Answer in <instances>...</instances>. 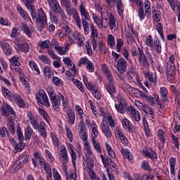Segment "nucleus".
<instances>
[{
	"mask_svg": "<svg viewBox=\"0 0 180 180\" xmlns=\"http://www.w3.org/2000/svg\"><path fill=\"white\" fill-rule=\"evenodd\" d=\"M59 160L60 164H62L63 169L65 174V178L67 180H76L77 174L75 173H70L68 176V152L67 151V148L65 146L60 147V153H59Z\"/></svg>",
	"mask_w": 180,
	"mask_h": 180,
	"instance_id": "f257e3e1",
	"label": "nucleus"
},
{
	"mask_svg": "<svg viewBox=\"0 0 180 180\" xmlns=\"http://www.w3.org/2000/svg\"><path fill=\"white\" fill-rule=\"evenodd\" d=\"M31 16L33 20H35L37 25V29L39 32H41L46 25H47V15H46V12L43 8H39L37 10V13L36 10L31 11Z\"/></svg>",
	"mask_w": 180,
	"mask_h": 180,
	"instance_id": "f03ea898",
	"label": "nucleus"
},
{
	"mask_svg": "<svg viewBox=\"0 0 180 180\" xmlns=\"http://www.w3.org/2000/svg\"><path fill=\"white\" fill-rule=\"evenodd\" d=\"M0 112L1 115L6 120L16 117V112L15 110H13V108H12V106L8 103H3V105L0 107Z\"/></svg>",
	"mask_w": 180,
	"mask_h": 180,
	"instance_id": "7ed1b4c3",
	"label": "nucleus"
},
{
	"mask_svg": "<svg viewBox=\"0 0 180 180\" xmlns=\"http://www.w3.org/2000/svg\"><path fill=\"white\" fill-rule=\"evenodd\" d=\"M36 99L37 103L46 106V108H50V101H49V97L46 92L43 89H40L38 94H36Z\"/></svg>",
	"mask_w": 180,
	"mask_h": 180,
	"instance_id": "20e7f679",
	"label": "nucleus"
},
{
	"mask_svg": "<svg viewBox=\"0 0 180 180\" xmlns=\"http://www.w3.org/2000/svg\"><path fill=\"white\" fill-rule=\"evenodd\" d=\"M66 12L69 16H72L77 26L79 27V29H81V27H82L81 24V17L79 16V13H78L77 8L70 6L66 8Z\"/></svg>",
	"mask_w": 180,
	"mask_h": 180,
	"instance_id": "39448f33",
	"label": "nucleus"
},
{
	"mask_svg": "<svg viewBox=\"0 0 180 180\" xmlns=\"http://www.w3.org/2000/svg\"><path fill=\"white\" fill-rule=\"evenodd\" d=\"M160 92L161 102H159L160 96L157 94L155 95V102H158V105L159 108L161 109L164 108V105H162V103L168 101V90L165 87H162L160 88Z\"/></svg>",
	"mask_w": 180,
	"mask_h": 180,
	"instance_id": "423d86ee",
	"label": "nucleus"
},
{
	"mask_svg": "<svg viewBox=\"0 0 180 180\" xmlns=\"http://www.w3.org/2000/svg\"><path fill=\"white\" fill-rule=\"evenodd\" d=\"M74 40L77 41V44L79 47H84L85 37H84L82 34H79L78 32H74L72 34H69V43L72 44V43H74Z\"/></svg>",
	"mask_w": 180,
	"mask_h": 180,
	"instance_id": "0eeeda50",
	"label": "nucleus"
},
{
	"mask_svg": "<svg viewBox=\"0 0 180 180\" xmlns=\"http://www.w3.org/2000/svg\"><path fill=\"white\" fill-rule=\"evenodd\" d=\"M117 104H115V109L117 110L118 113H122L124 115L126 113V109L127 108V101L126 99L122 96H118L117 98Z\"/></svg>",
	"mask_w": 180,
	"mask_h": 180,
	"instance_id": "6e6552de",
	"label": "nucleus"
},
{
	"mask_svg": "<svg viewBox=\"0 0 180 180\" xmlns=\"http://www.w3.org/2000/svg\"><path fill=\"white\" fill-rule=\"evenodd\" d=\"M85 64L86 68L88 70L89 72H94L95 71V66H94V63H92V61L89 60L86 56L81 58L78 61L77 65L78 67H82V65H85Z\"/></svg>",
	"mask_w": 180,
	"mask_h": 180,
	"instance_id": "1a4fd4ad",
	"label": "nucleus"
},
{
	"mask_svg": "<svg viewBox=\"0 0 180 180\" xmlns=\"http://www.w3.org/2000/svg\"><path fill=\"white\" fill-rule=\"evenodd\" d=\"M138 62L139 63L140 65H142L143 68H150V63H148V58L144 53V51L140 50L139 51V56H138Z\"/></svg>",
	"mask_w": 180,
	"mask_h": 180,
	"instance_id": "9d476101",
	"label": "nucleus"
},
{
	"mask_svg": "<svg viewBox=\"0 0 180 180\" xmlns=\"http://www.w3.org/2000/svg\"><path fill=\"white\" fill-rule=\"evenodd\" d=\"M175 56L174 55H171L169 58V61L165 65L166 72L169 73H175Z\"/></svg>",
	"mask_w": 180,
	"mask_h": 180,
	"instance_id": "9b49d317",
	"label": "nucleus"
},
{
	"mask_svg": "<svg viewBox=\"0 0 180 180\" xmlns=\"http://www.w3.org/2000/svg\"><path fill=\"white\" fill-rule=\"evenodd\" d=\"M117 70L120 74H124L127 70V61L124 58H121L118 59L117 63Z\"/></svg>",
	"mask_w": 180,
	"mask_h": 180,
	"instance_id": "f8f14e48",
	"label": "nucleus"
},
{
	"mask_svg": "<svg viewBox=\"0 0 180 180\" xmlns=\"http://www.w3.org/2000/svg\"><path fill=\"white\" fill-rule=\"evenodd\" d=\"M128 111L129 112V115L133 120H135V122H140V120H141L140 112H139V111L136 110L133 105H130L128 108Z\"/></svg>",
	"mask_w": 180,
	"mask_h": 180,
	"instance_id": "ddd939ff",
	"label": "nucleus"
},
{
	"mask_svg": "<svg viewBox=\"0 0 180 180\" xmlns=\"http://www.w3.org/2000/svg\"><path fill=\"white\" fill-rule=\"evenodd\" d=\"M130 68H129L127 72L125 74V78L127 81H129V82H131L133 81L134 77H136V68H134V65H133V63H130Z\"/></svg>",
	"mask_w": 180,
	"mask_h": 180,
	"instance_id": "4468645a",
	"label": "nucleus"
},
{
	"mask_svg": "<svg viewBox=\"0 0 180 180\" xmlns=\"http://www.w3.org/2000/svg\"><path fill=\"white\" fill-rule=\"evenodd\" d=\"M48 4L51 8H52L53 12L55 13H60L63 8H61V6H60V3L57 1V0H47Z\"/></svg>",
	"mask_w": 180,
	"mask_h": 180,
	"instance_id": "2eb2a0df",
	"label": "nucleus"
},
{
	"mask_svg": "<svg viewBox=\"0 0 180 180\" xmlns=\"http://www.w3.org/2000/svg\"><path fill=\"white\" fill-rule=\"evenodd\" d=\"M34 158H32V165L34 168L37 167V160L39 161L40 165L45 162L44 158L41 157V154L39 152H35L34 153Z\"/></svg>",
	"mask_w": 180,
	"mask_h": 180,
	"instance_id": "dca6fc26",
	"label": "nucleus"
},
{
	"mask_svg": "<svg viewBox=\"0 0 180 180\" xmlns=\"http://www.w3.org/2000/svg\"><path fill=\"white\" fill-rule=\"evenodd\" d=\"M100 157L103 166L105 168H106V171H108V169L110 171V169H112V164L114 162L113 160H112L110 158H105L103 155H101Z\"/></svg>",
	"mask_w": 180,
	"mask_h": 180,
	"instance_id": "f3484780",
	"label": "nucleus"
},
{
	"mask_svg": "<svg viewBox=\"0 0 180 180\" xmlns=\"http://www.w3.org/2000/svg\"><path fill=\"white\" fill-rule=\"evenodd\" d=\"M0 47L2 49L6 56H11V54H12V48L9 43L5 41H0Z\"/></svg>",
	"mask_w": 180,
	"mask_h": 180,
	"instance_id": "a211bd4d",
	"label": "nucleus"
},
{
	"mask_svg": "<svg viewBox=\"0 0 180 180\" xmlns=\"http://www.w3.org/2000/svg\"><path fill=\"white\" fill-rule=\"evenodd\" d=\"M40 166L44 168V171H46V180H53L51 178L53 176V173L51 172V167L50 165L47 164L45 162H44L42 164L40 165Z\"/></svg>",
	"mask_w": 180,
	"mask_h": 180,
	"instance_id": "6ab92c4d",
	"label": "nucleus"
},
{
	"mask_svg": "<svg viewBox=\"0 0 180 180\" xmlns=\"http://www.w3.org/2000/svg\"><path fill=\"white\" fill-rule=\"evenodd\" d=\"M150 50L153 51L155 50L158 54H161L162 51V46H161V41L158 38L154 39V44Z\"/></svg>",
	"mask_w": 180,
	"mask_h": 180,
	"instance_id": "aec40b11",
	"label": "nucleus"
},
{
	"mask_svg": "<svg viewBox=\"0 0 180 180\" xmlns=\"http://www.w3.org/2000/svg\"><path fill=\"white\" fill-rule=\"evenodd\" d=\"M66 115L69 124H74L75 123V112L72 111V109L68 108L66 110Z\"/></svg>",
	"mask_w": 180,
	"mask_h": 180,
	"instance_id": "412c9836",
	"label": "nucleus"
},
{
	"mask_svg": "<svg viewBox=\"0 0 180 180\" xmlns=\"http://www.w3.org/2000/svg\"><path fill=\"white\" fill-rule=\"evenodd\" d=\"M102 70H103V72H104L109 83L113 82V74H112V72H110V70L106 66V65H102Z\"/></svg>",
	"mask_w": 180,
	"mask_h": 180,
	"instance_id": "4be33fe9",
	"label": "nucleus"
},
{
	"mask_svg": "<svg viewBox=\"0 0 180 180\" xmlns=\"http://www.w3.org/2000/svg\"><path fill=\"white\" fill-rule=\"evenodd\" d=\"M51 99V103L56 112H60V105H61V100L57 98V96L52 97Z\"/></svg>",
	"mask_w": 180,
	"mask_h": 180,
	"instance_id": "5701e85b",
	"label": "nucleus"
},
{
	"mask_svg": "<svg viewBox=\"0 0 180 180\" xmlns=\"http://www.w3.org/2000/svg\"><path fill=\"white\" fill-rule=\"evenodd\" d=\"M121 151L123 157H124V158H127V160L130 161L131 164H133L134 162V160H133V155H131V153H130V150H129V149L122 147Z\"/></svg>",
	"mask_w": 180,
	"mask_h": 180,
	"instance_id": "b1692460",
	"label": "nucleus"
},
{
	"mask_svg": "<svg viewBox=\"0 0 180 180\" xmlns=\"http://www.w3.org/2000/svg\"><path fill=\"white\" fill-rule=\"evenodd\" d=\"M98 134H99V131H98V126L95 123L94 121L91 122V140L92 141L96 140V137H98Z\"/></svg>",
	"mask_w": 180,
	"mask_h": 180,
	"instance_id": "393cba45",
	"label": "nucleus"
},
{
	"mask_svg": "<svg viewBox=\"0 0 180 180\" xmlns=\"http://www.w3.org/2000/svg\"><path fill=\"white\" fill-rule=\"evenodd\" d=\"M1 91L3 92V94L4 95L5 98L8 99V101H11V102H13V98H15V94H12V92L9 91V89H6L5 86L1 87Z\"/></svg>",
	"mask_w": 180,
	"mask_h": 180,
	"instance_id": "a878e982",
	"label": "nucleus"
},
{
	"mask_svg": "<svg viewBox=\"0 0 180 180\" xmlns=\"http://www.w3.org/2000/svg\"><path fill=\"white\" fill-rule=\"evenodd\" d=\"M79 11L82 15V16H84V18L86 19V20H90L91 17L89 16V13L86 11V8H85V5L84 3H82L79 7Z\"/></svg>",
	"mask_w": 180,
	"mask_h": 180,
	"instance_id": "bb28decb",
	"label": "nucleus"
},
{
	"mask_svg": "<svg viewBox=\"0 0 180 180\" xmlns=\"http://www.w3.org/2000/svg\"><path fill=\"white\" fill-rule=\"evenodd\" d=\"M15 119H16V117H13V118L7 119L8 127L12 134H15L16 131V129L15 127V122H14Z\"/></svg>",
	"mask_w": 180,
	"mask_h": 180,
	"instance_id": "cd10ccee",
	"label": "nucleus"
},
{
	"mask_svg": "<svg viewBox=\"0 0 180 180\" xmlns=\"http://www.w3.org/2000/svg\"><path fill=\"white\" fill-rule=\"evenodd\" d=\"M101 126V129L103 134H105L107 139H110V137H112V131L110 130L109 126L105 124V123H103Z\"/></svg>",
	"mask_w": 180,
	"mask_h": 180,
	"instance_id": "c85d7f7f",
	"label": "nucleus"
},
{
	"mask_svg": "<svg viewBox=\"0 0 180 180\" xmlns=\"http://www.w3.org/2000/svg\"><path fill=\"white\" fill-rule=\"evenodd\" d=\"M21 29L22 32H24V33L26 34V36H27V37L30 39L32 38V33H33V32L32 31V29L27 26V24L22 23L21 25Z\"/></svg>",
	"mask_w": 180,
	"mask_h": 180,
	"instance_id": "c756f323",
	"label": "nucleus"
},
{
	"mask_svg": "<svg viewBox=\"0 0 180 180\" xmlns=\"http://www.w3.org/2000/svg\"><path fill=\"white\" fill-rule=\"evenodd\" d=\"M105 89L110 95L116 94V87H115V82H110L105 85Z\"/></svg>",
	"mask_w": 180,
	"mask_h": 180,
	"instance_id": "7c9ffc66",
	"label": "nucleus"
},
{
	"mask_svg": "<svg viewBox=\"0 0 180 180\" xmlns=\"http://www.w3.org/2000/svg\"><path fill=\"white\" fill-rule=\"evenodd\" d=\"M13 102H15L19 108H24L25 101L18 94H14Z\"/></svg>",
	"mask_w": 180,
	"mask_h": 180,
	"instance_id": "2f4dec72",
	"label": "nucleus"
},
{
	"mask_svg": "<svg viewBox=\"0 0 180 180\" xmlns=\"http://www.w3.org/2000/svg\"><path fill=\"white\" fill-rule=\"evenodd\" d=\"M122 123L124 129L129 130V131H133V124L130 123L129 120L124 118L122 121Z\"/></svg>",
	"mask_w": 180,
	"mask_h": 180,
	"instance_id": "473e14b6",
	"label": "nucleus"
},
{
	"mask_svg": "<svg viewBox=\"0 0 180 180\" xmlns=\"http://www.w3.org/2000/svg\"><path fill=\"white\" fill-rule=\"evenodd\" d=\"M35 0H25V5L27 9H29L30 13H32L34 10H36V8L34 7V4Z\"/></svg>",
	"mask_w": 180,
	"mask_h": 180,
	"instance_id": "72a5a7b5",
	"label": "nucleus"
},
{
	"mask_svg": "<svg viewBox=\"0 0 180 180\" xmlns=\"http://www.w3.org/2000/svg\"><path fill=\"white\" fill-rule=\"evenodd\" d=\"M17 11L20 13V16L24 19L25 20H27L30 19V17H29V14L27 12H26L23 8L20 6L17 7Z\"/></svg>",
	"mask_w": 180,
	"mask_h": 180,
	"instance_id": "f704fd0d",
	"label": "nucleus"
},
{
	"mask_svg": "<svg viewBox=\"0 0 180 180\" xmlns=\"http://www.w3.org/2000/svg\"><path fill=\"white\" fill-rule=\"evenodd\" d=\"M143 154L146 156L148 157V158H150V160H157V153L154 152L153 150H143Z\"/></svg>",
	"mask_w": 180,
	"mask_h": 180,
	"instance_id": "c9c22d12",
	"label": "nucleus"
},
{
	"mask_svg": "<svg viewBox=\"0 0 180 180\" xmlns=\"http://www.w3.org/2000/svg\"><path fill=\"white\" fill-rule=\"evenodd\" d=\"M22 167H23V165L19 160H17L13 165L11 172L12 174H15V172H16V171H19Z\"/></svg>",
	"mask_w": 180,
	"mask_h": 180,
	"instance_id": "e433bc0d",
	"label": "nucleus"
},
{
	"mask_svg": "<svg viewBox=\"0 0 180 180\" xmlns=\"http://www.w3.org/2000/svg\"><path fill=\"white\" fill-rule=\"evenodd\" d=\"M152 13L154 22H160L161 20V13L158 11V8H154Z\"/></svg>",
	"mask_w": 180,
	"mask_h": 180,
	"instance_id": "4c0bfd02",
	"label": "nucleus"
},
{
	"mask_svg": "<svg viewBox=\"0 0 180 180\" xmlns=\"http://www.w3.org/2000/svg\"><path fill=\"white\" fill-rule=\"evenodd\" d=\"M32 134H33V129H32V127H30V126H27L25 130V136L26 141H27V140H30V139H32Z\"/></svg>",
	"mask_w": 180,
	"mask_h": 180,
	"instance_id": "58836bf2",
	"label": "nucleus"
},
{
	"mask_svg": "<svg viewBox=\"0 0 180 180\" xmlns=\"http://www.w3.org/2000/svg\"><path fill=\"white\" fill-rule=\"evenodd\" d=\"M10 63L13 67H20V62H19V56H14L10 59Z\"/></svg>",
	"mask_w": 180,
	"mask_h": 180,
	"instance_id": "ea45409f",
	"label": "nucleus"
},
{
	"mask_svg": "<svg viewBox=\"0 0 180 180\" xmlns=\"http://www.w3.org/2000/svg\"><path fill=\"white\" fill-rule=\"evenodd\" d=\"M132 94V95H134V96H136V98H143L144 93H143L142 91H140V90L132 87V89H131V93Z\"/></svg>",
	"mask_w": 180,
	"mask_h": 180,
	"instance_id": "a19ab883",
	"label": "nucleus"
},
{
	"mask_svg": "<svg viewBox=\"0 0 180 180\" xmlns=\"http://www.w3.org/2000/svg\"><path fill=\"white\" fill-rule=\"evenodd\" d=\"M145 11H146V16L147 18L151 16V12L150 11L151 8V4H150L149 1H145Z\"/></svg>",
	"mask_w": 180,
	"mask_h": 180,
	"instance_id": "79ce46f5",
	"label": "nucleus"
},
{
	"mask_svg": "<svg viewBox=\"0 0 180 180\" xmlns=\"http://www.w3.org/2000/svg\"><path fill=\"white\" fill-rule=\"evenodd\" d=\"M58 98L59 101H61L63 103V109H67L68 108V99L65 98L64 96L61 94H58Z\"/></svg>",
	"mask_w": 180,
	"mask_h": 180,
	"instance_id": "37998d69",
	"label": "nucleus"
},
{
	"mask_svg": "<svg viewBox=\"0 0 180 180\" xmlns=\"http://www.w3.org/2000/svg\"><path fill=\"white\" fill-rule=\"evenodd\" d=\"M107 43L108 46L111 47V49H113V47L116 46V42H115V37H113L112 34L108 35L107 37Z\"/></svg>",
	"mask_w": 180,
	"mask_h": 180,
	"instance_id": "c03bdc74",
	"label": "nucleus"
},
{
	"mask_svg": "<svg viewBox=\"0 0 180 180\" xmlns=\"http://www.w3.org/2000/svg\"><path fill=\"white\" fill-rule=\"evenodd\" d=\"M176 160L174 158H171L169 160V165H170V173L172 175H175V162Z\"/></svg>",
	"mask_w": 180,
	"mask_h": 180,
	"instance_id": "a18cd8bd",
	"label": "nucleus"
},
{
	"mask_svg": "<svg viewBox=\"0 0 180 180\" xmlns=\"http://www.w3.org/2000/svg\"><path fill=\"white\" fill-rule=\"evenodd\" d=\"M144 77L146 79H148L152 84H155V78H154V75H151L150 72L145 71L144 72Z\"/></svg>",
	"mask_w": 180,
	"mask_h": 180,
	"instance_id": "49530a36",
	"label": "nucleus"
},
{
	"mask_svg": "<svg viewBox=\"0 0 180 180\" xmlns=\"http://www.w3.org/2000/svg\"><path fill=\"white\" fill-rule=\"evenodd\" d=\"M97 11H98V12H101V18L103 17V15H108L109 13L106 5H103L101 6V7L97 6Z\"/></svg>",
	"mask_w": 180,
	"mask_h": 180,
	"instance_id": "de8ad7c7",
	"label": "nucleus"
},
{
	"mask_svg": "<svg viewBox=\"0 0 180 180\" xmlns=\"http://www.w3.org/2000/svg\"><path fill=\"white\" fill-rule=\"evenodd\" d=\"M156 29L159 33L162 40H165V37L164 36V31L162 30V25L161 23L156 24Z\"/></svg>",
	"mask_w": 180,
	"mask_h": 180,
	"instance_id": "09e8293b",
	"label": "nucleus"
},
{
	"mask_svg": "<svg viewBox=\"0 0 180 180\" xmlns=\"http://www.w3.org/2000/svg\"><path fill=\"white\" fill-rule=\"evenodd\" d=\"M79 137L84 141V143H88V133L86 132V129L79 131Z\"/></svg>",
	"mask_w": 180,
	"mask_h": 180,
	"instance_id": "8fccbe9b",
	"label": "nucleus"
},
{
	"mask_svg": "<svg viewBox=\"0 0 180 180\" xmlns=\"http://www.w3.org/2000/svg\"><path fill=\"white\" fill-rule=\"evenodd\" d=\"M141 110H143V112H144L147 115H153L154 114V110L153 109V108H151L148 105H143L141 108Z\"/></svg>",
	"mask_w": 180,
	"mask_h": 180,
	"instance_id": "3c124183",
	"label": "nucleus"
},
{
	"mask_svg": "<svg viewBox=\"0 0 180 180\" xmlns=\"http://www.w3.org/2000/svg\"><path fill=\"white\" fill-rule=\"evenodd\" d=\"M72 82H73V84L76 85V86L79 89V91H81V92H85V90L82 86V83L78 79L73 78L72 79Z\"/></svg>",
	"mask_w": 180,
	"mask_h": 180,
	"instance_id": "603ef678",
	"label": "nucleus"
},
{
	"mask_svg": "<svg viewBox=\"0 0 180 180\" xmlns=\"http://www.w3.org/2000/svg\"><path fill=\"white\" fill-rule=\"evenodd\" d=\"M172 92H173L174 95V99L177 101V102H180V92L176 89L175 86H172Z\"/></svg>",
	"mask_w": 180,
	"mask_h": 180,
	"instance_id": "864d4df0",
	"label": "nucleus"
},
{
	"mask_svg": "<svg viewBox=\"0 0 180 180\" xmlns=\"http://www.w3.org/2000/svg\"><path fill=\"white\" fill-rule=\"evenodd\" d=\"M26 147V143H23V141H20L18 143H15V146H14V150L18 151H22Z\"/></svg>",
	"mask_w": 180,
	"mask_h": 180,
	"instance_id": "5fc2aeb1",
	"label": "nucleus"
},
{
	"mask_svg": "<svg viewBox=\"0 0 180 180\" xmlns=\"http://www.w3.org/2000/svg\"><path fill=\"white\" fill-rule=\"evenodd\" d=\"M39 46L41 49H49L51 47V42L49 40H45L44 41H40Z\"/></svg>",
	"mask_w": 180,
	"mask_h": 180,
	"instance_id": "6e6d98bb",
	"label": "nucleus"
},
{
	"mask_svg": "<svg viewBox=\"0 0 180 180\" xmlns=\"http://www.w3.org/2000/svg\"><path fill=\"white\" fill-rule=\"evenodd\" d=\"M62 29L66 32V34H72V28H71V25L70 24H63Z\"/></svg>",
	"mask_w": 180,
	"mask_h": 180,
	"instance_id": "4d7b16f0",
	"label": "nucleus"
},
{
	"mask_svg": "<svg viewBox=\"0 0 180 180\" xmlns=\"http://www.w3.org/2000/svg\"><path fill=\"white\" fill-rule=\"evenodd\" d=\"M17 137L19 141H23V140H25V136H23V132L22 131V127L19 125L17 127Z\"/></svg>",
	"mask_w": 180,
	"mask_h": 180,
	"instance_id": "13d9d810",
	"label": "nucleus"
},
{
	"mask_svg": "<svg viewBox=\"0 0 180 180\" xmlns=\"http://www.w3.org/2000/svg\"><path fill=\"white\" fill-rule=\"evenodd\" d=\"M106 150L108 153L109 156L111 158H115L116 154L115 153V151H113V149H112V147L108 143H105Z\"/></svg>",
	"mask_w": 180,
	"mask_h": 180,
	"instance_id": "bf43d9fd",
	"label": "nucleus"
},
{
	"mask_svg": "<svg viewBox=\"0 0 180 180\" xmlns=\"http://www.w3.org/2000/svg\"><path fill=\"white\" fill-rule=\"evenodd\" d=\"M109 26L110 28V30H113V27L116 26V19L115 18V16L110 14L109 17Z\"/></svg>",
	"mask_w": 180,
	"mask_h": 180,
	"instance_id": "052dcab7",
	"label": "nucleus"
},
{
	"mask_svg": "<svg viewBox=\"0 0 180 180\" xmlns=\"http://www.w3.org/2000/svg\"><path fill=\"white\" fill-rule=\"evenodd\" d=\"M86 165L89 170L94 169V160L89 157L86 158Z\"/></svg>",
	"mask_w": 180,
	"mask_h": 180,
	"instance_id": "680f3d73",
	"label": "nucleus"
},
{
	"mask_svg": "<svg viewBox=\"0 0 180 180\" xmlns=\"http://www.w3.org/2000/svg\"><path fill=\"white\" fill-rule=\"evenodd\" d=\"M123 44H124L123 39H120V38H117V46H116V50H117V53H120V51H122V47H123Z\"/></svg>",
	"mask_w": 180,
	"mask_h": 180,
	"instance_id": "e2e57ef3",
	"label": "nucleus"
},
{
	"mask_svg": "<svg viewBox=\"0 0 180 180\" xmlns=\"http://www.w3.org/2000/svg\"><path fill=\"white\" fill-rule=\"evenodd\" d=\"M52 81L53 84H54V85H56V86H61L64 84L63 80L58 77H53Z\"/></svg>",
	"mask_w": 180,
	"mask_h": 180,
	"instance_id": "0e129e2a",
	"label": "nucleus"
},
{
	"mask_svg": "<svg viewBox=\"0 0 180 180\" xmlns=\"http://www.w3.org/2000/svg\"><path fill=\"white\" fill-rule=\"evenodd\" d=\"M143 96L144 98H146V100L147 101V102L149 103L150 106H154V105H155V103L154 102V98L146 94H143Z\"/></svg>",
	"mask_w": 180,
	"mask_h": 180,
	"instance_id": "69168bd1",
	"label": "nucleus"
},
{
	"mask_svg": "<svg viewBox=\"0 0 180 180\" xmlns=\"http://www.w3.org/2000/svg\"><path fill=\"white\" fill-rule=\"evenodd\" d=\"M146 44L148 46V47H150V49L154 46V40H153V37L151 35L146 37Z\"/></svg>",
	"mask_w": 180,
	"mask_h": 180,
	"instance_id": "338daca9",
	"label": "nucleus"
},
{
	"mask_svg": "<svg viewBox=\"0 0 180 180\" xmlns=\"http://www.w3.org/2000/svg\"><path fill=\"white\" fill-rule=\"evenodd\" d=\"M122 88L123 91L125 92V94H130L132 89L131 86H130L127 83H123L122 84Z\"/></svg>",
	"mask_w": 180,
	"mask_h": 180,
	"instance_id": "774afa93",
	"label": "nucleus"
}]
</instances>
